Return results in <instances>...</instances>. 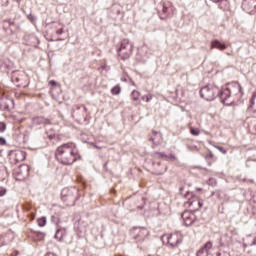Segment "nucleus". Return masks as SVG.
Wrapping results in <instances>:
<instances>
[{"label": "nucleus", "instance_id": "5", "mask_svg": "<svg viewBox=\"0 0 256 256\" xmlns=\"http://www.w3.org/2000/svg\"><path fill=\"white\" fill-rule=\"evenodd\" d=\"M219 97L224 105H233L235 103V99L231 96V89L226 88L220 92L219 90Z\"/></svg>", "mask_w": 256, "mask_h": 256}, {"label": "nucleus", "instance_id": "28", "mask_svg": "<svg viewBox=\"0 0 256 256\" xmlns=\"http://www.w3.org/2000/svg\"><path fill=\"white\" fill-rule=\"evenodd\" d=\"M152 99H153V94L142 96V101H146V103H149Z\"/></svg>", "mask_w": 256, "mask_h": 256}, {"label": "nucleus", "instance_id": "24", "mask_svg": "<svg viewBox=\"0 0 256 256\" xmlns=\"http://www.w3.org/2000/svg\"><path fill=\"white\" fill-rule=\"evenodd\" d=\"M111 93L112 95H119V93H121V86L116 85L115 87H113L111 89Z\"/></svg>", "mask_w": 256, "mask_h": 256}, {"label": "nucleus", "instance_id": "42", "mask_svg": "<svg viewBox=\"0 0 256 256\" xmlns=\"http://www.w3.org/2000/svg\"><path fill=\"white\" fill-rule=\"evenodd\" d=\"M32 39H34V41H37V38H35V37H33V36H32Z\"/></svg>", "mask_w": 256, "mask_h": 256}, {"label": "nucleus", "instance_id": "6", "mask_svg": "<svg viewBox=\"0 0 256 256\" xmlns=\"http://www.w3.org/2000/svg\"><path fill=\"white\" fill-rule=\"evenodd\" d=\"M25 154L24 151L16 150L10 152V161L13 165H17V163H21V161H25Z\"/></svg>", "mask_w": 256, "mask_h": 256}, {"label": "nucleus", "instance_id": "22", "mask_svg": "<svg viewBox=\"0 0 256 256\" xmlns=\"http://www.w3.org/2000/svg\"><path fill=\"white\" fill-rule=\"evenodd\" d=\"M133 101H139V97H141V92L137 90H133L131 93Z\"/></svg>", "mask_w": 256, "mask_h": 256}, {"label": "nucleus", "instance_id": "36", "mask_svg": "<svg viewBox=\"0 0 256 256\" xmlns=\"http://www.w3.org/2000/svg\"><path fill=\"white\" fill-rule=\"evenodd\" d=\"M9 0H0V5H8Z\"/></svg>", "mask_w": 256, "mask_h": 256}, {"label": "nucleus", "instance_id": "4", "mask_svg": "<svg viewBox=\"0 0 256 256\" xmlns=\"http://www.w3.org/2000/svg\"><path fill=\"white\" fill-rule=\"evenodd\" d=\"M31 167L27 164H22L18 169L15 170L14 175L16 176L17 181H25L29 177Z\"/></svg>", "mask_w": 256, "mask_h": 256}, {"label": "nucleus", "instance_id": "9", "mask_svg": "<svg viewBox=\"0 0 256 256\" xmlns=\"http://www.w3.org/2000/svg\"><path fill=\"white\" fill-rule=\"evenodd\" d=\"M164 237L167 238L168 245H170L171 247H177V245H179V243H181L182 241V237L181 234H179V232L166 235Z\"/></svg>", "mask_w": 256, "mask_h": 256}, {"label": "nucleus", "instance_id": "29", "mask_svg": "<svg viewBox=\"0 0 256 256\" xmlns=\"http://www.w3.org/2000/svg\"><path fill=\"white\" fill-rule=\"evenodd\" d=\"M208 185H211V187H215V185H217V180H215L214 178H210L208 180Z\"/></svg>", "mask_w": 256, "mask_h": 256}, {"label": "nucleus", "instance_id": "18", "mask_svg": "<svg viewBox=\"0 0 256 256\" xmlns=\"http://www.w3.org/2000/svg\"><path fill=\"white\" fill-rule=\"evenodd\" d=\"M7 109H9V100L0 98V110L7 111Z\"/></svg>", "mask_w": 256, "mask_h": 256}, {"label": "nucleus", "instance_id": "19", "mask_svg": "<svg viewBox=\"0 0 256 256\" xmlns=\"http://www.w3.org/2000/svg\"><path fill=\"white\" fill-rule=\"evenodd\" d=\"M249 109H251L252 111H256V92L253 94L250 100Z\"/></svg>", "mask_w": 256, "mask_h": 256}, {"label": "nucleus", "instance_id": "23", "mask_svg": "<svg viewBox=\"0 0 256 256\" xmlns=\"http://www.w3.org/2000/svg\"><path fill=\"white\" fill-rule=\"evenodd\" d=\"M234 89H236L238 91V97L243 96V88H241V84L235 83L234 84Z\"/></svg>", "mask_w": 256, "mask_h": 256}, {"label": "nucleus", "instance_id": "12", "mask_svg": "<svg viewBox=\"0 0 256 256\" xmlns=\"http://www.w3.org/2000/svg\"><path fill=\"white\" fill-rule=\"evenodd\" d=\"M32 125L34 127H38V125H51V120L43 116H36L32 118Z\"/></svg>", "mask_w": 256, "mask_h": 256}, {"label": "nucleus", "instance_id": "2", "mask_svg": "<svg viewBox=\"0 0 256 256\" xmlns=\"http://www.w3.org/2000/svg\"><path fill=\"white\" fill-rule=\"evenodd\" d=\"M133 49V42L129 41V39H123L120 43V48L118 49V55L125 61L133 55Z\"/></svg>", "mask_w": 256, "mask_h": 256}, {"label": "nucleus", "instance_id": "3", "mask_svg": "<svg viewBox=\"0 0 256 256\" xmlns=\"http://www.w3.org/2000/svg\"><path fill=\"white\" fill-rule=\"evenodd\" d=\"M200 95L206 101H214L217 95H219V87L214 84H208L200 89Z\"/></svg>", "mask_w": 256, "mask_h": 256}, {"label": "nucleus", "instance_id": "26", "mask_svg": "<svg viewBox=\"0 0 256 256\" xmlns=\"http://www.w3.org/2000/svg\"><path fill=\"white\" fill-rule=\"evenodd\" d=\"M213 1V3H221L220 4V9H225V6H223V5H227V0H212Z\"/></svg>", "mask_w": 256, "mask_h": 256}, {"label": "nucleus", "instance_id": "40", "mask_svg": "<svg viewBox=\"0 0 256 256\" xmlns=\"http://www.w3.org/2000/svg\"><path fill=\"white\" fill-rule=\"evenodd\" d=\"M63 32H64L63 29H61V30H58V31H57V34H58V35H63Z\"/></svg>", "mask_w": 256, "mask_h": 256}, {"label": "nucleus", "instance_id": "31", "mask_svg": "<svg viewBox=\"0 0 256 256\" xmlns=\"http://www.w3.org/2000/svg\"><path fill=\"white\" fill-rule=\"evenodd\" d=\"M216 149H218V151H220V153H223V155H225L227 153V150H225L223 147L221 146H216Z\"/></svg>", "mask_w": 256, "mask_h": 256}, {"label": "nucleus", "instance_id": "10", "mask_svg": "<svg viewBox=\"0 0 256 256\" xmlns=\"http://www.w3.org/2000/svg\"><path fill=\"white\" fill-rule=\"evenodd\" d=\"M182 219H183L184 225H186V227H189L193 225V223H195V214H193V212L186 210L182 213Z\"/></svg>", "mask_w": 256, "mask_h": 256}, {"label": "nucleus", "instance_id": "30", "mask_svg": "<svg viewBox=\"0 0 256 256\" xmlns=\"http://www.w3.org/2000/svg\"><path fill=\"white\" fill-rule=\"evenodd\" d=\"M7 129V124L0 122V132L3 133Z\"/></svg>", "mask_w": 256, "mask_h": 256}, {"label": "nucleus", "instance_id": "33", "mask_svg": "<svg viewBox=\"0 0 256 256\" xmlns=\"http://www.w3.org/2000/svg\"><path fill=\"white\" fill-rule=\"evenodd\" d=\"M5 193H7V190L3 187H0V197H3V195H5Z\"/></svg>", "mask_w": 256, "mask_h": 256}, {"label": "nucleus", "instance_id": "8", "mask_svg": "<svg viewBox=\"0 0 256 256\" xmlns=\"http://www.w3.org/2000/svg\"><path fill=\"white\" fill-rule=\"evenodd\" d=\"M133 233L136 241H145L149 237V230L147 228H135Z\"/></svg>", "mask_w": 256, "mask_h": 256}, {"label": "nucleus", "instance_id": "13", "mask_svg": "<svg viewBox=\"0 0 256 256\" xmlns=\"http://www.w3.org/2000/svg\"><path fill=\"white\" fill-rule=\"evenodd\" d=\"M87 115V108L85 106H80L76 111L73 112V116L78 119H85Z\"/></svg>", "mask_w": 256, "mask_h": 256}, {"label": "nucleus", "instance_id": "39", "mask_svg": "<svg viewBox=\"0 0 256 256\" xmlns=\"http://www.w3.org/2000/svg\"><path fill=\"white\" fill-rule=\"evenodd\" d=\"M49 85L55 86V85H57V82H55V80H51V81L49 82Z\"/></svg>", "mask_w": 256, "mask_h": 256}, {"label": "nucleus", "instance_id": "15", "mask_svg": "<svg viewBox=\"0 0 256 256\" xmlns=\"http://www.w3.org/2000/svg\"><path fill=\"white\" fill-rule=\"evenodd\" d=\"M210 49H218L219 51H225L227 49V45L221 43L219 40H213L211 42Z\"/></svg>", "mask_w": 256, "mask_h": 256}, {"label": "nucleus", "instance_id": "32", "mask_svg": "<svg viewBox=\"0 0 256 256\" xmlns=\"http://www.w3.org/2000/svg\"><path fill=\"white\" fill-rule=\"evenodd\" d=\"M171 159L172 161H175L177 159L173 154L167 155L166 161H169Z\"/></svg>", "mask_w": 256, "mask_h": 256}, {"label": "nucleus", "instance_id": "27", "mask_svg": "<svg viewBox=\"0 0 256 256\" xmlns=\"http://www.w3.org/2000/svg\"><path fill=\"white\" fill-rule=\"evenodd\" d=\"M190 133H191V135H194V137H197V136L200 135L201 131H199V129H197V128L191 127L190 128Z\"/></svg>", "mask_w": 256, "mask_h": 256}, {"label": "nucleus", "instance_id": "45", "mask_svg": "<svg viewBox=\"0 0 256 256\" xmlns=\"http://www.w3.org/2000/svg\"><path fill=\"white\" fill-rule=\"evenodd\" d=\"M17 1V3H19L21 0H16Z\"/></svg>", "mask_w": 256, "mask_h": 256}, {"label": "nucleus", "instance_id": "35", "mask_svg": "<svg viewBox=\"0 0 256 256\" xmlns=\"http://www.w3.org/2000/svg\"><path fill=\"white\" fill-rule=\"evenodd\" d=\"M60 233H61V230L58 229V230L56 231V234H55V239H61L62 236H59Z\"/></svg>", "mask_w": 256, "mask_h": 256}, {"label": "nucleus", "instance_id": "43", "mask_svg": "<svg viewBox=\"0 0 256 256\" xmlns=\"http://www.w3.org/2000/svg\"><path fill=\"white\" fill-rule=\"evenodd\" d=\"M197 191H201V188H197Z\"/></svg>", "mask_w": 256, "mask_h": 256}, {"label": "nucleus", "instance_id": "21", "mask_svg": "<svg viewBox=\"0 0 256 256\" xmlns=\"http://www.w3.org/2000/svg\"><path fill=\"white\" fill-rule=\"evenodd\" d=\"M63 199L65 201H67L68 199H65V197H68L69 199H72V196H71V191H69V189L65 188L62 190V193H61Z\"/></svg>", "mask_w": 256, "mask_h": 256}, {"label": "nucleus", "instance_id": "34", "mask_svg": "<svg viewBox=\"0 0 256 256\" xmlns=\"http://www.w3.org/2000/svg\"><path fill=\"white\" fill-rule=\"evenodd\" d=\"M28 19L29 21H31V23H35V16H33L32 14L28 15Z\"/></svg>", "mask_w": 256, "mask_h": 256}, {"label": "nucleus", "instance_id": "16", "mask_svg": "<svg viewBox=\"0 0 256 256\" xmlns=\"http://www.w3.org/2000/svg\"><path fill=\"white\" fill-rule=\"evenodd\" d=\"M3 27L4 29H9L11 33H15V31H17V24L10 20L4 21Z\"/></svg>", "mask_w": 256, "mask_h": 256}, {"label": "nucleus", "instance_id": "38", "mask_svg": "<svg viewBox=\"0 0 256 256\" xmlns=\"http://www.w3.org/2000/svg\"><path fill=\"white\" fill-rule=\"evenodd\" d=\"M151 141H152L153 145H155V147H157V145H159V142L155 141V138H151Z\"/></svg>", "mask_w": 256, "mask_h": 256}, {"label": "nucleus", "instance_id": "17", "mask_svg": "<svg viewBox=\"0 0 256 256\" xmlns=\"http://www.w3.org/2000/svg\"><path fill=\"white\" fill-rule=\"evenodd\" d=\"M12 81L13 83H18L16 84L17 87H25L21 78H19V72H13Z\"/></svg>", "mask_w": 256, "mask_h": 256}, {"label": "nucleus", "instance_id": "14", "mask_svg": "<svg viewBox=\"0 0 256 256\" xmlns=\"http://www.w3.org/2000/svg\"><path fill=\"white\" fill-rule=\"evenodd\" d=\"M189 207H191L192 211H199L201 207H203V202L195 199L188 201Z\"/></svg>", "mask_w": 256, "mask_h": 256}, {"label": "nucleus", "instance_id": "25", "mask_svg": "<svg viewBox=\"0 0 256 256\" xmlns=\"http://www.w3.org/2000/svg\"><path fill=\"white\" fill-rule=\"evenodd\" d=\"M39 227H45L47 225V218L41 217L37 220Z\"/></svg>", "mask_w": 256, "mask_h": 256}, {"label": "nucleus", "instance_id": "7", "mask_svg": "<svg viewBox=\"0 0 256 256\" xmlns=\"http://www.w3.org/2000/svg\"><path fill=\"white\" fill-rule=\"evenodd\" d=\"M242 9L250 15H255L256 13V0H243Z\"/></svg>", "mask_w": 256, "mask_h": 256}, {"label": "nucleus", "instance_id": "41", "mask_svg": "<svg viewBox=\"0 0 256 256\" xmlns=\"http://www.w3.org/2000/svg\"><path fill=\"white\" fill-rule=\"evenodd\" d=\"M94 147H95L96 149H103V147L97 146V145H94Z\"/></svg>", "mask_w": 256, "mask_h": 256}, {"label": "nucleus", "instance_id": "11", "mask_svg": "<svg viewBox=\"0 0 256 256\" xmlns=\"http://www.w3.org/2000/svg\"><path fill=\"white\" fill-rule=\"evenodd\" d=\"M213 253V243L207 242L204 247L200 248L197 256H209Z\"/></svg>", "mask_w": 256, "mask_h": 256}, {"label": "nucleus", "instance_id": "37", "mask_svg": "<svg viewBox=\"0 0 256 256\" xmlns=\"http://www.w3.org/2000/svg\"><path fill=\"white\" fill-rule=\"evenodd\" d=\"M5 143H7V140H5L3 137H0V145H5Z\"/></svg>", "mask_w": 256, "mask_h": 256}, {"label": "nucleus", "instance_id": "46", "mask_svg": "<svg viewBox=\"0 0 256 256\" xmlns=\"http://www.w3.org/2000/svg\"><path fill=\"white\" fill-rule=\"evenodd\" d=\"M164 171H167V167L165 168V170Z\"/></svg>", "mask_w": 256, "mask_h": 256}, {"label": "nucleus", "instance_id": "1", "mask_svg": "<svg viewBox=\"0 0 256 256\" xmlns=\"http://www.w3.org/2000/svg\"><path fill=\"white\" fill-rule=\"evenodd\" d=\"M56 159L62 165H73V162L79 159L77 145L73 142L62 144L56 150Z\"/></svg>", "mask_w": 256, "mask_h": 256}, {"label": "nucleus", "instance_id": "44", "mask_svg": "<svg viewBox=\"0 0 256 256\" xmlns=\"http://www.w3.org/2000/svg\"><path fill=\"white\" fill-rule=\"evenodd\" d=\"M50 139H53V135L50 136Z\"/></svg>", "mask_w": 256, "mask_h": 256}, {"label": "nucleus", "instance_id": "20", "mask_svg": "<svg viewBox=\"0 0 256 256\" xmlns=\"http://www.w3.org/2000/svg\"><path fill=\"white\" fill-rule=\"evenodd\" d=\"M153 157L154 159H167V154L163 153V152H154L153 153Z\"/></svg>", "mask_w": 256, "mask_h": 256}]
</instances>
